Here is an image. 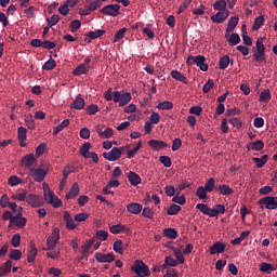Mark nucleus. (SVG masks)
Listing matches in <instances>:
<instances>
[{
    "label": "nucleus",
    "instance_id": "8",
    "mask_svg": "<svg viewBox=\"0 0 277 277\" xmlns=\"http://www.w3.org/2000/svg\"><path fill=\"white\" fill-rule=\"evenodd\" d=\"M60 241V228L55 227L50 237L47 239V250H55Z\"/></svg>",
    "mask_w": 277,
    "mask_h": 277
},
{
    "label": "nucleus",
    "instance_id": "4",
    "mask_svg": "<svg viewBox=\"0 0 277 277\" xmlns=\"http://www.w3.org/2000/svg\"><path fill=\"white\" fill-rule=\"evenodd\" d=\"M131 269L138 277H149L150 276V268H148V265H146L142 260L134 261V265L131 266Z\"/></svg>",
    "mask_w": 277,
    "mask_h": 277
},
{
    "label": "nucleus",
    "instance_id": "15",
    "mask_svg": "<svg viewBox=\"0 0 277 277\" xmlns=\"http://www.w3.org/2000/svg\"><path fill=\"white\" fill-rule=\"evenodd\" d=\"M228 16H230V11H219L216 14L211 16V21L212 23H224V21H226V18H228Z\"/></svg>",
    "mask_w": 277,
    "mask_h": 277
},
{
    "label": "nucleus",
    "instance_id": "11",
    "mask_svg": "<svg viewBox=\"0 0 277 277\" xmlns=\"http://www.w3.org/2000/svg\"><path fill=\"white\" fill-rule=\"evenodd\" d=\"M15 221L14 224L17 226V228H25L27 226V217L23 216V207L19 206L17 208V213L15 214Z\"/></svg>",
    "mask_w": 277,
    "mask_h": 277
},
{
    "label": "nucleus",
    "instance_id": "57",
    "mask_svg": "<svg viewBox=\"0 0 277 277\" xmlns=\"http://www.w3.org/2000/svg\"><path fill=\"white\" fill-rule=\"evenodd\" d=\"M85 111L89 116H94V114H97L98 111V106L96 104H91L85 107Z\"/></svg>",
    "mask_w": 277,
    "mask_h": 277
},
{
    "label": "nucleus",
    "instance_id": "37",
    "mask_svg": "<svg viewBox=\"0 0 277 277\" xmlns=\"http://www.w3.org/2000/svg\"><path fill=\"white\" fill-rule=\"evenodd\" d=\"M171 77L176 81H181L182 83H187V78L183 74H181L179 70H172Z\"/></svg>",
    "mask_w": 277,
    "mask_h": 277
},
{
    "label": "nucleus",
    "instance_id": "55",
    "mask_svg": "<svg viewBox=\"0 0 277 277\" xmlns=\"http://www.w3.org/2000/svg\"><path fill=\"white\" fill-rule=\"evenodd\" d=\"M209 193L213 192L215 189V179L210 177L206 185L203 186Z\"/></svg>",
    "mask_w": 277,
    "mask_h": 277
},
{
    "label": "nucleus",
    "instance_id": "7",
    "mask_svg": "<svg viewBox=\"0 0 277 277\" xmlns=\"http://www.w3.org/2000/svg\"><path fill=\"white\" fill-rule=\"evenodd\" d=\"M26 202L32 207L34 209H38L39 207H44V199L40 195L29 194L26 197Z\"/></svg>",
    "mask_w": 277,
    "mask_h": 277
},
{
    "label": "nucleus",
    "instance_id": "22",
    "mask_svg": "<svg viewBox=\"0 0 277 277\" xmlns=\"http://www.w3.org/2000/svg\"><path fill=\"white\" fill-rule=\"evenodd\" d=\"M226 250V245L223 242H215L210 247V254H222Z\"/></svg>",
    "mask_w": 277,
    "mask_h": 277
},
{
    "label": "nucleus",
    "instance_id": "33",
    "mask_svg": "<svg viewBox=\"0 0 277 277\" xmlns=\"http://www.w3.org/2000/svg\"><path fill=\"white\" fill-rule=\"evenodd\" d=\"M163 235L164 237H168V239H176L179 237V232L169 227L163 229Z\"/></svg>",
    "mask_w": 277,
    "mask_h": 277
},
{
    "label": "nucleus",
    "instance_id": "31",
    "mask_svg": "<svg viewBox=\"0 0 277 277\" xmlns=\"http://www.w3.org/2000/svg\"><path fill=\"white\" fill-rule=\"evenodd\" d=\"M263 23H265V16L260 15L254 19V23L252 25L253 31H259L261 27H263Z\"/></svg>",
    "mask_w": 277,
    "mask_h": 277
},
{
    "label": "nucleus",
    "instance_id": "20",
    "mask_svg": "<svg viewBox=\"0 0 277 277\" xmlns=\"http://www.w3.org/2000/svg\"><path fill=\"white\" fill-rule=\"evenodd\" d=\"M17 137L19 141V146L25 148V146H27V143H25V140H27V129L25 127H19L17 129Z\"/></svg>",
    "mask_w": 277,
    "mask_h": 277
},
{
    "label": "nucleus",
    "instance_id": "62",
    "mask_svg": "<svg viewBox=\"0 0 277 277\" xmlns=\"http://www.w3.org/2000/svg\"><path fill=\"white\" fill-rule=\"evenodd\" d=\"M47 22H48V27H53L54 25H57V23H60V15L57 14L52 15V17L48 18Z\"/></svg>",
    "mask_w": 277,
    "mask_h": 277
},
{
    "label": "nucleus",
    "instance_id": "18",
    "mask_svg": "<svg viewBox=\"0 0 277 277\" xmlns=\"http://www.w3.org/2000/svg\"><path fill=\"white\" fill-rule=\"evenodd\" d=\"M238 23H239V17L233 16L229 18V22L227 23V27H226L225 38H228V36L233 34V31H235V27H237Z\"/></svg>",
    "mask_w": 277,
    "mask_h": 277
},
{
    "label": "nucleus",
    "instance_id": "35",
    "mask_svg": "<svg viewBox=\"0 0 277 277\" xmlns=\"http://www.w3.org/2000/svg\"><path fill=\"white\" fill-rule=\"evenodd\" d=\"M213 8L217 10V12H228L226 10V0H217L213 3Z\"/></svg>",
    "mask_w": 277,
    "mask_h": 277
},
{
    "label": "nucleus",
    "instance_id": "42",
    "mask_svg": "<svg viewBox=\"0 0 277 277\" xmlns=\"http://www.w3.org/2000/svg\"><path fill=\"white\" fill-rule=\"evenodd\" d=\"M268 156L263 155L261 158H252V161L255 162L256 168H263L267 163Z\"/></svg>",
    "mask_w": 277,
    "mask_h": 277
},
{
    "label": "nucleus",
    "instance_id": "5",
    "mask_svg": "<svg viewBox=\"0 0 277 277\" xmlns=\"http://www.w3.org/2000/svg\"><path fill=\"white\" fill-rule=\"evenodd\" d=\"M30 176L36 181V183H42L47 175L49 174V170L44 169V164H40L37 169L36 167L29 171Z\"/></svg>",
    "mask_w": 277,
    "mask_h": 277
},
{
    "label": "nucleus",
    "instance_id": "13",
    "mask_svg": "<svg viewBox=\"0 0 277 277\" xmlns=\"http://www.w3.org/2000/svg\"><path fill=\"white\" fill-rule=\"evenodd\" d=\"M103 157L107 161H118L120 159V148L114 147L110 151L103 153Z\"/></svg>",
    "mask_w": 277,
    "mask_h": 277
},
{
    "label": "nucleus",
    "instance_id": "12",
    "mask_svg": "<svg viewBox=\"0 0 277 277\" xmlns=\"http://www.w3.org/2000/svg\"><path fill=\"white\" fill-rule=\"evenodd\" d=\"M258 202L259 205H265L266 209H277V197H263Z\"/></svg>",
    "mask_w": 277,
    "mask_h": 277
},
{
    "label": "nucleus",
    "instance_id": "44",
    "mask_svg": "<svg viewBox=\"0 0 277 277\" xmlns=\"http://www.w3.org/2000/svg\"><path fill=\"white\" fill-rule=\"evenodd\" d=\"M122 246V240H116L114 242L113 250H115L117 254H124V248Z\"/></svg>",
    "mask_w": 277,
    "mask_h": 277
},
{
    "label": "nucleus",
    "instance_id": "19",
    "mask_svg": "<svg viewBox=\"0 0 277 277\" xmlns=\"http://www.w3.org/2000/svg\"><path fill=\"white\" fill-rule=\"evenodd\" d=\"M148 146L153 148V150H163V148H168V143L159 140H150Z\"/></svg>",
    "mask_w": 277,
    "mask_h": 277
},
{
    "label": "nucleus",
    "instance_id": "2",
    "mask_svg": "<svg viewBox=\"0 0 277 277\" xmlns=\"http://www.w3.org/2000/svg\"><path fill=\"white\" fill-rule=\"evenodd\" d=\"M44 185H47L48 187V188H44L43 190V197L45 202H48V205H52L54 209H60V207H62L63 205L62 199H58L57 196H55V193L51 190V188L49 187V184H43V186Z\"/></svg>",
    "mask_w": 277,
    "mask_h": 277
},
{
    "label": "nucleus",
    "instance_id": "17",
    "mask_svg": "<svg viewBox=\"0 0 277 277\" xmlns=\"http://www.w3.org/2000/svg\"><path fill=\"white\" fill-rule=\"evenodd\" d=\"M36 256H38V248L36 247V243L29 242L27 262L34 263V261H36Z\"/></svg>",
    "mask_w": 277,
    "mask_h": 277
},
{
    "label": "nucleus",
    "instance_id": "3",
    "mask_svg": "<svg viewBox=\"0 0 277 277\" xmlns=\"http://www.w3.org/2000/svg\"><path fill=\"white\" fill-rule=\"evenodd\" d=\"M207 58L205 57V55H198V56H194V55H189L186 60V63L188 64V66H194V64H196V66H198V68H200V70H202V72H207L209 70V65H207Z\"/></svg>",
    "mask_w": 277,
    "mask_h": 277
},
{
    "label": "nucleus",
    "instance_id": "46",
    "mask_svg": "<svg viewBox=\"0 0 277 277\" xmlns=\"http://www.w3.org/2000/svg\"><path fill=\"white\" fill-rule=\"evenodd\" d=\"M124 228H127V226L122 225V224H117V225H113L109 227L110 233H113V235H118L120 233H122V230H124Z\"/></svg>",
    "mask_w": 277,
    "mask_h": 277
},
{
    "label": "nucleus",
    "instance_id": "60",
    "mask_svg": "<svg viewBox=\"0 0 277 277\" xmlns=\"http://www.w3.org/2000/svg\"><path fill=\"white\" fill-rule=\"evenodd\" d=\"M55 66H56L55 60L51 58L44 63L42 68H43V70H53V68H55Z\"/></svg>",
    "mask_w": 277,
    "mask_h": 277
},
{
    "label": "nucleus",
    "instance_id": "28",
    "mask_svg": "<svg viewBox=\"0 0 277 277\" xmlns=\"http://www.w3.org/2000/svg\"><path fill=\"white\" fill-rule=\"evenodd\" d=\"M128 180L130 181L131 185H133L134 187L140 185V183H142V177H140L137 173L133 171L129 172Z\"/></svg>",
    "mask_w": 277,
    "mask_h": 277
},
{
    "label": "nucleus",
    "instance_id": "1",
    "mask_svg": "<svg viewBox=\"0 0 277 277\" xmlns=\"http://www.w3.org/2000/svg\"><path fill=\"white\" fill-rule=\"evenodd\" d=\"M253 60L255 62H266L267 56H265V45L263 44V37L258 38L255 42V48H252Z\"/></svg>",
    "mask_w": 277,
    "mask_h": 277
},
{
    "label": "nucleus",
    "instance_id": "43",
    "mask_svg": "<svg viewBox=\"0 0 277 277\" xmlns=\"http://www.w3.org/2000/svg\"><path fill=\"white\" fill-rule=\"evenodd\" d=\"M276 271V268L274 267V265L269 264V263H265L263 262L261 265H260V272H264V273H267V274H272V272Z\"/></svg>",
    "mask_w": 277,
    "mask_h": 277
},
{
    "label": "nucleus",
    "instance_id": "34",
    "mask_svg": "<svg viewBox=\"0 0 277 277\" xmlns=\"http://www.w3.org/2000/svg\"><path fill=\"white\" fill-rule=\"evenodd\" d=\"M228 64H230V56L225 55L221 57L219 62L220 70H226V68H228Z\"/></svg>",
    "mask_w": 277,
    "mask_h": 277
},
{
    "label": "nucleus",
    "instance_id": "23",
    "mask_svg": "<svg viewBox=\"0 0 277 277\" xmlns=\"http://www.w3.org/2000/svg\"><path fill=\"white\" fill-rule=\"evenodd\" d=\"M96 242V238H91L85 240V242L81 246V254L85 256L90 250H92V246Z\"/></svg>",
    "mask_w": 277,
    "mask_h": 277
},
{
    "label": "nucleus",
    "instance_id": "63",
    "mask_svg": "<svg viewBox=\"0 0 277 277\" xmlns=\"http://www.w3.org/2000/svg\"><path fill=\"white\" fill-rule=\"evenodd\" d=\"M11 246H13V248H18V246H21V235L19 234L13 235V237L11 239Z\"/></svg>",
    "mask_w": 277,
    "mask_h": 277
},
{
    "label": "nucleus",
    "instance_id": "39",
    "mask_svg": "<svg viewBox=\"0 0 277 277\" xmlns=\"http://www.w3.org/2000/svg\"><path fill=\"white\" fill-rule=\"evenodd\" d=\"M176 265H179V263L176 262V260H174V258L167 256L164 260V264H162V267L163 269H168L169 267H176Z\"/></svg>",
    "mask_w": 277,
    "mask_h": 277
},
{
    "label": "nucleus",
    "instance_id": "54",
    "mask_svg": "<svg viewBox=\"0 0 277 277\" xmlns=\"http://www.w3.org/2000/svg\"><path fill=\"white\" fill-rule=\"evenodd\" d=\"M159 161L164 166V168H170L172 166V159L170 156H160Z\"/></svg>",
    "mask_w": 277,
    "mask_h": 277
},
{
    "label": "nucleus",
    "instance_id": "30",
    "mask_svg": "<svg viewBox=\"0 0 277 277\" xmlns=\"http://www.w3.org/2000/svg\"><path fill=\"white\" fill-rule=\"evenodd\" d=\"M9 259H11V261H21L23 259V252L18 249H12Z\"/></svg>",
    "mask_w": 277,
    "mask_h": 277
},
{
    "label": "nucleus",
    "instance_id": "61",
    "mask_svg": "<svg viewBox=\"0 0 277 277\" xmlns=\"http://www.w3.org/2000/svg\"><path fill=\"white\" fill-rule=\"evenodd\" d=\"M44 150H47V143H41L36 148V157H42V155H44Z\"/></svg>",
    "mask_w": 277,
    "mask_h": 277
},
{
    "label": "nucleus",
    "instance_id": "10",
    "mask_svg": "<svg viewBox=\"0 0 277 277\" xmlns=\"http://www.w3.org/2000/svg\"><path fill=\"white\" fill-rule=\"evenodd\" d=\"M36 162L37 160L34 154H28L22 158L19 166H24L28 169V172H30V170H34L36 168Z\"/></svg>",
    "mask_w": 277,
    "mask_h": 277
},
{
    "label": "nucleus",
    "instance_id": "36",
    "mask_svg": "<svg viewBox=\"0 0 277 277\" xmlns=\"http://www.w3.org/2000/svg\"><path fill=\"white\" fill-rule=\"evenodd\" d=\"M102 36H105V30L97 29L95 31H89L87 34V37L90 38V40H96V38H102Z\"/></svg>",
    "mask_w": 277,
    "mask_h": 277
},
{
    "label": "nucleus",
    "instance_id": "24",
    "mask_svg": "<svg viewBox=\"0 0 277 277\" xmlns=\"http://www.w3.org/2000/svg\"><path fill=\"white\" fill-rule=\"evenodd\" d=\"M92 148V143L85 142L81 145L79 153L84 159H90V149Z\"/></svg>",
    "mask_w": 277,
    "mask_h": 277
},
{
    "label": "nucleus",
    "instance_id": "59",
    "mask_svg": "<svg viewBox=\"0 0 277 277\" xmlns=\"http://www.w3.org/2000/svg\"><path fill=\"white\" fill-rule=\"evenodd\" d=\"M90 217L89 213H78L75 215L74 220L75 222H85V220H88Z\"/></svg>",
    "mask_w": 277,
    "mask_h": 277
},
{
    "label": "nucleus",
    "instance_id": "29",
    "mask_svg": "<svg viewBox=\"0 0 277 277\" xmlns=\"http://www.w3.org/2000/svg\"><path fill=\"white\" fill-rule=\"evenodd\" d=\"M227 42L230 47H237L239 42H241V38L239 37V34L234 32L227 37Z\"/></svg>",
    "mask_w": 277,
    "mask_h": 277
},
{
    "label": "nucleus",
    "instance_id": "6",
    "mask_svg": "<svg viewBox=\"0 0 277 277\" xmlns=\"http://www.w3.org/2000/svg\"><path fill=\"white\" fill-rule=\"evenodd\" d=\"M114 103H119V107H124L131 103V93L127 92L121 94L120 91H114Z\"/></svg>",
    "mask_w": 277,
    "mask_h": 277
},
{
    "label": "nucleus",
    "instance_id": "45",
    "mask_svg": "<svg viewBox=\"0 0 277 277\" xmlns=\"http://www.w3.org/2000/svg\"><path fill=\"white\" fill-rule=\"evenodd\" d=\"M207 192H209L205 186H199L196 192L197 198L199 200H205L207 198Z\"/></svg>",
    "mask_w": 277,
    "mask_h": 277
},
{
    "label": "nucleus",
    "instance_id": "49",
    "mask_svg": "<svg viewBox=\"0 0 277 277\" xmlns=\"http://www.w3.org/2000/svg\"><path fill=\"white\" fill-rule=\"evenodd\" d=\"M25 122H26V127H28V129H30L31 131H34V129H36V121L34 120L32 115H28L25 118Z\"/></svg>",
    "mask_w": 277,
    "mask_h": 277
},
{
    "label": "nucleus",
    "instance_id": "51",
    "mask_svg": "<svg viewBox=\"0 0 277 277\" xmlns=\"http://www.w3.org/2000/svg\"><path fill=\"white\" fill-rule=\"evenodd\" d=\"M87 69H85V65L80 64L77 68L74 69L72 75L75 77H80V75H85Z\"/></svg>",
    "mask_w": 277,
    "mask_h": 277
},
{
    "label": "nucleus",
    "instance_id": "53",
    "mask_svg": "<svg viewBox=\"0 0 277 277\" xmlns=\"http://www.w3.org/2000/svg\"><path fill=\"white\" fill-rule=\"evenodd\" d=\"M214 85H215V82H213V80L209 79L202 88L203 94H209V92H211V90H213Z\"/></svg>",
    "mask_w": 277,
    "mask_h": 277
},
{
    "label": "nucleus",
    "instance_id": "40",
    "mask_svg": "<svg viewBox=\"0 0 277 277\" xmlns=\"http://www.w3.org/2000/svg\"><path fill=\"white\" fill-rule=\"evenodd\" d=\"M157 109H161V110L174 109V104L170 101L160 102L157 105Z\"/></svg>",
    "mask_w": 277,
    "mask_h": 277
},
{
    "label": "nucleus",
    "instance_id": "48",
    "mask_svg": "<svg viewBox=\"0 0 277 277\" xmlns=\"http://www.w3.org/2000/svg\"><path fill=\"white\" fill-rule=\"evenodd\" d=\"M216 209H212L213 217H217L219 213H226V207L224 205H216Z\"/></svg>",
    "mask_w": 277,
    "mask_h": 277
},
{
    "label": "nucleus",
    "instance_id": "56",
    "mask_svg": "<svg viewBox=\"0 0 277 277\" xmlns=\"http://www.w3.org/2000/svg\"><path fill=\"white\" fill-rule=\"evenodd\" d=\"M96 237L100 239V241H107V237H109V233L104 229H100L96 232Z\"/></svg>",
    "mask_w": 277,
    "mask_h": 277
},
{
    "label": "nucleus",
    "instance_id": "64",
    "mask_svg": "<svg viewBox=\"0 0 277 277\" xmlns=\"http://www.w3.org/2000/svg\"><path fill=\"white\" fill-rule=\"evenodd\" d=\"M80 27H81V21L79 19H74L70 23V31H72V34H75V31H78Z\"/></svg>",
    "mask_w": 277,
    "mask_h": 277
},
{
    "label": "nucleus",
    "instance_id": "50",
    "mask_svg": "<svg viewBox=\"0 0 277 277\" xmlns=\"http://www.w3.org/2000/svg\"><path fill=\"white\" fill-rule=\"evenodd\" d=\"M179 212H181V206L179 205H171L167 211L168 215H176Z\"/></svg>",
    "mask_w": 277,
    "mask_h": 277
},
{
    "label": "nucleus",
    "instance_id": "38",
    "mask_svg": "<svg viewBox=\"0 0 277 277\" xmlns=\"http://www.w3.org/2000/svg\"><path fill=\"white\" fill-rule=\"evenodd\" d=\"M219 192H220V194H222V196H230V195L235 194V190H233V188H230L226 184L221 185L219 187Z\"/></svg>",
    "mask_w": 277,
    "mask_h": 277
},
{
    "label": "nucleus",
    "instance_id": "21",
    "mask_svg": "<svg viewBox=\"0 0 277 277\" xmlns=\"http://www.w3.org/2000/svg\"><path fill=\"white\" fill-rule=\"evenodd\" d=\"M77 196H79V183L75 182L65 198L66 200H72V198H77Z\"/></svg>",
    "mask_w": 277,
    "mask_h": 277
},
{
    "label": "nucleus",
    "instance_id": "52",
    "mask_svg": "<svg viewBox=\"0 0 277 277\" xmlns=\"http://www.w3.org/2000/svg\"><path fill=\"white\" fill-rule=\"evenodd\" d=\"M102 140H109V137H114V129L106 128L103 132H101Z\"/></svg>",
    "mask_w": 277,
    "mask_h": 277
},
{
    "label": "nucleus",
    "instance_id": "32",
    "mask_svg": "<svg viewBox=\"0 0 277 277\" xmlns=\"http://www.w3.org/2000/svg\"><path fill=\"white\" fill-rule=\"evenodd\" d=\"M72 109H83L85 107V100L77 97L70 105Z\"/></svg>",
    "mask_w": 277,
    "mask_h": 277
},
{
    "label": "nucleus",
    "instance_id": "14",
    "mask_svg": "<svg viewBox=\"0 0 277 277\" xmlns=\"http://www.w3.org/2000/svg\"><path fill=\"white\" fill-rule=\"evenodd\" d=\"M95 259L97 263H114L116 255L114 253H95Z\"/></svg>",
    "mask_w": 277,
    "mask_h": 277
},
{
    "label": "nucleus",
    "instance_id": "9",
    "mask_svg": "<svg viewBox=\"0 0 277 277\" xmlns=\"http://www.w3.org/2000/svg\"><path fill=\"white\" fill-rule=\"evenodd\" d=\"M101 14L106 16H119L120 14V4H108L100 10Z\"/></svg>",
    "mask_w": 277,
    "mask_h": 277
},
{
    "label": "nucleus",
    "instance_id": "16",
    "mask_svg": "<svg viewBox=\"0 0 277 277\" xmlns=\"http://www.w3.org/2000/svg\"><path fill=\"white\" fill-rule=\"evenodd\" d=\"M64 221L66 222V228L67 230H75L79 224L75 223V220L72 219V215L68 211L64 213Z\"/></svg>",
    "mask_w": 277,
    "mask_h": 277
},
{
    "label": "nucleus",
    "instance_id": "25",
    "mask_svg": "<svg viewBox=\"0 0 277 277\" xmlns=\"http://www.w3.org/2000/svg\"><path fill=\"white\" fill-rule=\"evenodd\" d=\"M127 210L129 213H132L133 215H140L142 213V205L137 202H132L127 206Z\"/></svg>",
    "mask_w": 277,
    "mask_h": 277
},
{
    "label": "nucleus",
    "instance_id": "41",
    "mask_svg": "<svg viewBox=\"0 0 277 277\" xmlns=\"http://www.w3.org/2000/svg\"><path fill=\"white\" fill-rule=\"evenodd\" d=\"M269 101H272V93L266 89L260 94V103H269Z\"/></svg>",
    "mask_w": 277,
    "mask_h": 277
},
{
    "label": "nucleus",
    "instance_id": "27",
    "mask_svg": "<svg viewBox=\"0 0 277 277\" xmlns=\"http://www.w3.org/2000/svg\"><path fill=\"white\" fill-rule=\"evenodd\" d=\"M196 209L201 211V213H203V215H209L210 217H213V209L209 208L208 205H206V203H198L196 206Z\"/></svg>",
    "mask_w": 277,
    "mask_h": 277
},
{
    "label": "nucleus",
    "instance_id": "26",
    "mask_svg": "<svg viewBox=\"0 0 277 277\" xmlns=\"http://www.w3.org/2000/svg\"><path fill=\"white\" fill-rule=\"evenodd\" d=\"M263 148H265V143L261 140L251 142L247 145V150H263Z\"/></svg>",
    "mask_w": 277,
    "mask_h": 277
},
{
    "label": "nucleus",
    "instance_id": "58",
    "mask_svg": "<svg viewBox=\"0 0 277 277\" xmlns=\"http://www.w3.org/2000/svg\"><path fill=\"white\" fill-rule=\"evenodd\" d=\"M98 8H101L100 0L89 2L88 10H90L91 13L94 12V10H98Z\"/></svg>",
    "mask_w": 277,
    "mask_h": 277
},
{
    "label": "nucleus",
    "instance_id": "47",
    "mask_svg": "<svg viewBox=\"0 0 277 277\" xmlns=\"http://www.w3.org/2000/svg\"><path fill=\"white\" fill-rule=\"evenodd\" d=\"M1 217H2V220H3L4 222H8V220H9V221L11 220V224H14V222H16L15 215H13V214L10 212V210L4 211Z\"/></svg>",
    "mask_w": 277,
    "mask_h": 277
}]
</instances>
